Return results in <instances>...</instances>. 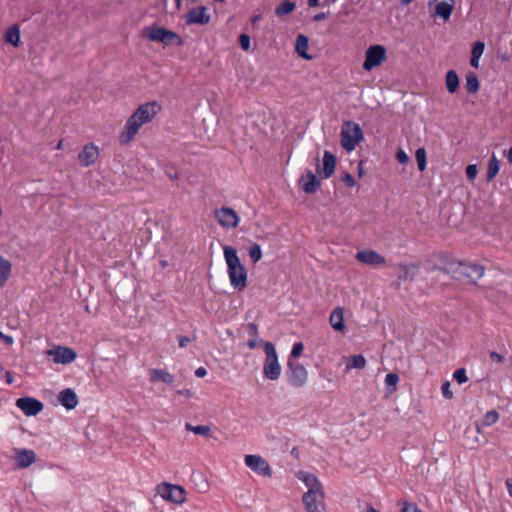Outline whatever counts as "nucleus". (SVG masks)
Returning a JSON list of instances; mask_svg holds the SVG:
<instances>
[{
	"label": "nucleus",
	"instance_id": "nucleus-62",
	"mask_svg": "<svg viewBox=\"0 0 512 512\" xmlns=\"http://www.w3.org/2000/svg\"><path fill=\"white\" fill-rule=\"evenodd\" d=\"M507 159H508L509 164H512V146L508 150Z\"/></svg>",
	"mask_w": 512,
	"mask_h": 512
},
{
	"label": "nucleus",
	"instance_id": "nucleus-53",
	"mask_svg": "<svg viewBox=\"0 0 512 512\" xmlns=\"http://www.w3.org/2000/svg\"><path fill=\"white\" fill-rule=\"evenodd\" d=\"M207 374V371L204 367H199L195 370V375L197 377H204Z\"/></svg>",
	"mask_w": 512,
	"mask_h": 512
},
{
	"label": "nucleus",
	"instance_id": "nucleus-26",
	"mask_svg": "<svg viewBox=\"0 0 512 512\" xmlns=\"http://www.w3.org/2000/svg\"><path fill=\"white\" fill-rule=\"evenodd\" d=\"M459 87V78L454 70H449L446 73V88L449 93H455Z\"/></svg>",
	"mask_w": 512,
	"mask_h": 512
},
{
	"label": "nucleus",
	"instance_id": "nucleus-44",
	"mask_svg": "<svg viewBox=\"0 0 512 512\" xmlns=\"http://www.w3.org/2000/svg\"><path fill=\"white\" fill-rule=\"evenodd\" d=\"M239 43L243 50L247 51L250 48V37L247 34L239 36Z\"/></svg>",
	"mask_w": 512,
	"mask_h": 512
},
{
	"label": "nucleus",
	"instance_id": "nucleus-25",
	"mask_svg": "<svg viewBox=\"0 0 512 512\" xmlns=\"http://www.w3.org/2000/svg\"><path fill=\"white\" fill-rule=\"evenodd\" d=\"M308 44H309L308 37L300 34V35H298V37L296 39L295 49H296V52L299 54V56H301L302 58H304L306 60H311L312 56H310L307 53Z\"/></svg>",
	"mask_w": 512,
	"mask_h": 512
},
{
	"label": "nucleus",
	"instance_id": "nucleus-59",
	"mask_svg": "<svg viewBox=\"0 0 512 512\" xmlns=\"http://www.w3.org/2000/svg\"><path fill=\"white\" fill-rule=\"evenodd\" d=\"M290 453H291V455H292L294 458H296V459H298V458H299L300 453H299V450H298V448H297V447L292 448V449H291V451H290Z\"/></svg>",
	"mask_w": 512,
	"mask_h": 512
},
{
	"label": "nucleus",
	"instance_id": "nucleus-14",
	"mask_svg": "<svg viewBox=\"0 0 512 512\" xmlns=\"http://www.w3.org/2000/svg\"><path fill=\"white\" fill-rule=\"evenodd\" d=\"M355 258L360 263L371 266L383 265L386 262V259L381 254L374 250L358 251L355 255Z\"/></svg>",
	"mask_w": 512,
	"mask_h": 512
},
{
	"label": "nucleus",
	"instance_id": "nucleus-57",
	"mask_svg": "<svg viewBox=\"0 0 512 512\" xmlns=\"http://www.w3.org/2000/svg\"><path fill=\"white\" fill-rule=\"evenodd\" d=\"M257 341H258V338L249 339V341L247 342L248 347L250 349H255L257 347Z\"/></svg>",
	"mask_w": 512,
	"mask_h": 512
},
{
	"label": "nucleus",
	"instance_id": "nucleus-20",
	"mask_svg": "<svg viewBox=\"0 0 512 512\" xmlns=\"http://www.w3.org/2000/svg\"><path fill=\"white\" fill-rule=\"evenodd\" d=\"M58 400L67 410L74 409L78 404V397L71 388H66L59 393Z\"/></svg>",
	"mask_w": 512,
	"mask_h": 512
},
{
	"label": "nucleus",
	"instance_id": "nucleus-39",
	"mask_svg": "<svg viewBox=\"0 0 512 512\" xmlns=\"http://www.w3.org/2000/svg\"><path fill=\"white\" fill-rule=\"evenodd\" d=\"M453 378L458 384H463L468 381L465 368H459L453 373Z\"/></svg>",
	"mask_w": 512,
	"mask_h": 512
},
{
	"label": "nucleus",
	"instance_id": "nucleus-17",
	"mask_svg": "<svg viewBox=\"0 0 512 512\" xmlns=\"http://www.w3.org/2000/svg\"><path fill=\"white\" fill-rule=\"evenodd\" d=\"M299 185L305 193L312 194L318 190L321 181L311 170H307L306 174L299 179Z\"/></svg>",
	"mask_w": 512,
	"mask_h": 512
},
{
	"label": "nucleus",
	"instance_id": "nucleus-8",
	"mask_svg": "<svg viewBox=\"0 0 512 512\" xmlns=\"http://www.w3.org/2000/svg\"><path fill=\"white\" fill-rule=\"evenodd\" d=\"M287 367V377L289 383L296 388L303 387L308 379V372L306 368L302 364L295 362L292 359L288 360Z\"/></svg>",
	"mask_w": 512,
	"mask_h": 512
},
{
	"label": "nucleus",
	"instance_id": "nucleus-1",
	"mask_svg": "<svg viewBox=\"0 0 512 512\" xmlns=\"http://www.w3.org/2000/svg\"><path fill=\"white\" fill-rule=\"evenodd\" d=\"M160 110L161 106L156 101L141 104L127 119L121 133L119 134L120 144L127 145L131 143L139 132L141 126L152 122Z\"/></svg>",
	"mask_w": 512,
	"mask_h": 512
},
{
	"label": "nucleus",
	"instance_id": "nucleus-7",
	"mask_svg": "<svg viewBox=\"0 0 512 512\" xmlns=\"http://www.w3.org/2000/svg\"><path fill=\"white\" fill-rule=\"evenodd\" d=\"M363 131L360 125L354 121H346L341 130V146L347 151H353L363 140Z\"/></svg>",
	"mask_w": 512,
	"mask_h": 512
},
{
	"label": "nucleus",
	"instance_id": "nucleus-11",
	"mask_svg": "<svg viewBox=\"0 0 512 512\" xmlns=\"http://www.w3.org/2000/svg\"><path fill=\"white\" fill-rule=\"evenodd\" d=\"M215 217L219 224L224 228H236L239 224L238 214L230 207L216 209Z\"/></svg>",
	"mask_w": 512,
	"mask_h": 512
},
{
	"label": "nucleus",
	"instance_id": "nucleus-24",
	"mask_svg": "<svg viewBox=\"0 0 512 512\" xmlns=\"http://www.w3.org/2000/svg\"><path fill=\"white\" fill-rule=\"evenodd\" d=\"M329 322L334 330L344 331L343 308H335L330 314Z\"/></svg>",
	"mask_w": 512,
	"mask_h": 512
},
{
	"label": "nucleus",
	"instance_id": "nucleus-27",
	"mask_svg": "<svg viewBox=\"0 0 512 512\" xmlns=\"http://www.w3.org/2000/svg\"><path fill=\"white\" fill-rule=\"evenodd\" d=\"M468 93L475 94L480 88V82L478 76L474 72H468L466 74V85Z\"/></svg>",
	"mask_w": 512,
	"mask_h": 512
},
{
	"label": "nucleus",
	"instance_id": "nucleus-5",
	"mask_svg": "<svg viewBox=\"0 0 512 512\" xmlns=\"http://www.w3.org/2000/svg\"><path fill=\"white\" fill-rule=\"evenodd\" d=\"M142 35L152 42L163 43L164 45L180 46L183 44V40L179 34L156 25L144 27Z\"/></svg>",
	"mask_w": 512,
	"mask_h": 512
},
{
	"label": "nucleus",
	"instance_id": "nucleus-50",
	"mask_svg": "<svg viewBox=\"0 0 512 512\" xmlns=\"http://www.w3.org/2000/svg\"><path fill=\"white\" fill-rule=\"evenodd\" d=\"M178 342H179V346L181 348H184L191 342V339L187 336H179Z\"/></svg>",
	"mask_w": 512,
	"mask_h": 512
},
{
	"label": "nucleus",
	"instance_id": "nucleus-43",
	"mask_svg": "<svg viewBox=\"0 0 512 512\" xmlns=\"http://www.w3.org/2000/svg\"><path fill=\"white\" fill-rule=\"evenodd\" d=\"M478 169L475 164H470L466 167V176L469 181H473L476 178Z\"/></svg>",
	"mask_w": 512,
	"mask_h": 512
},
{
	"label": "nucleus",
	"instance_id": "nucleus-6",
	"mask_svg": "<svg viewBox=\"0 0 512 512\" xmlns=\"http://www.w3.org/2000/svg\"><path fill=\"white\" fill-rule=\"evenodd\" d=\"M263 349L265 353V361L263 364V375L266 379L276 381L281 375V365L278 361V355L273 343L263 342Z\"/></svg>",
	"mask_w": 512,
	"mask_h": 512
},
{
	"label": "nucleus",
	"instance_id": "nucleus-52",
	"mask_svg": "<svg viewBox=\"0 0 512 512\" xmlns=\"http://www.w3.org/2000/svg\"><path fill=\"white\" fill-rule=\"evenodd\" d=\"M178 394L183 395L187 398L192 397L193 393L190 389H182L177 391Z\"/></svg>",
	"mask_w": 512,
	"mask_h": 512
},
{
	"label": "nucleus",
	"instance_id": "nucleus-56",
	"mask_svg": "<svg viewBox=\"0 0 512 512\" xmlns=\"http://www.w3.org/2000/svg\"><path fill=\"white\" fill-rule=\"evenodd\" d=\"M479 59H480V57L471 56V59H470L471 66L474 68H478L479 67Z\"/></svg>",
	"mask_w": 512,
	"mask_h": 512
},
{
	"label": "nucleus",
	"instance_id": "nucleus-42",
	"mask_svg": "<svg viewBox=\"0 0 512 512\" xmlns=\"http://www.w3.org/2000/svg\"><path fill=\"white\" fill-rule=\"evenodd\" d=\"M402 505L403 507L401 509V512H422L414 503L403 501Z\"/></svg>",
	"mask_w": 512,
	"mask_h": 512
},
{
	"label": "nucleus",
	"instance_id": "nucleus-29",
	"mask_svg": "<svg viewBox=\"0 0 512 512\" xmlns=\"http://www.w3.org/2000/svg\"><path fill=\"white\" fill-rule=\"evenodd\" d=\"M11 273V264L8 260L0 256V288H2L8 280Z\"/></svg>",
	"mask_w": 512,
	"mask_h": 512
},
{
	"label": "nucleus",
	"instance_id": "nucleus-47",
	"mask_svg": "<svg viewBox=\"0 0 512 512\" xmlns=\"http://www.w3.org/2000/svg\"><path fill=\"white\" fill-rule=\"evenodd\" d=\"M342 181L348 187H354L356 185V181H355L354 177L349 173H345V175L342 177Z\"/></svg>",
	"mask_w": 512,
	"mask_h": 512
},
{
	"label": "nucleus",
	"instance_id": "nucleus-61",
	"mask_svg": "<svg viewBox=\"0 0 512 512\" xmlns=\"http://www.w3.org/2000/svg\"><path fill=\"white\" fill-rule=\"evenodd\" d=\"M309 7H317L319 5V0H308Z\"/></svg>",
	"mask_w": 512,
	"mask_h": 512
},
{
	"label": "nucleus",
	"instance_id": "nucleus-37",
	"mask_svg": "<svg viewBox=\"0 0 512 512\" xmlns=\"http://www.w3.org/2000/svg\"><path fill=\"white\" fill-rule=\"evenodd\" d=\"M499 419V414L496 410H490L488 411L483 418V425L484 426H491L495 424Z\"/></svg>",
	"mask_w": 512,
	"mask_h": 512
},
{
	"label": "nucleus",
	"instance_id": "nucleus-23",
	"mask_svg": "<svg viewBox=\"0 0 512 512\" xmlns=\"http://www.w3.org/2000/svg\"><path fill=\"white\" fill-rule=\"evenodd\" d=\"M14 460L18 467L26 468L32 464V452L27 449H14Z\"/></svg>",
	"mask_w": 512,
	"mask_h": 512
},
{
	"label": "nucleus",
	"instance_id": "nucleus-28",
	"mask_svg": "<svg viewBox=\"0 0 512 512\" xmlns=\"http://www.w3.org/2000/svg\"><path fill=\"white\" fill-rule=\"evenodd\" d=\"M20 41V31L17 25L9 27L5 32V42L17 46Z\"/></svg>",
	"mask_w": 512,
	"mask_h": 512
},
{
	"label": "nucleus",
	"instance_id": "nucleus-34",
	"mask_svg": "<svg viewBox=\"0 0 512 512\" xmlns=\"http://www.w3.org/2000/svg\"><path fill=\"white\" fill-rule=\"evenodd\" d=\"M16 406L20 408L25 415L32 416V398H20L16 401Z\"/></svg>",
	"mask_w": 512,
	"mask_h": 512
},
{
	"label": "nucleus",
	"instance_id": "nucleus-63",
	"mask_svg": "<svg viewBox=\"0 0 512 512\" xmlns=\"http://www.w3.org/2000/svg\"><path fill=\"white\" fill-rule=\"evenodd\" d=\"M413 1L414 0H400L401 4L404 5V6H408Z\"/></svg>",
	"mask_w": 512,
	"mask_h": 512
},
{
	"label": "nucleus",
	"instance_id": "nucleus-36",
	"mask_svg": "<svg viewBox=\"0 0 512 512\" xmlns=\"http://www.w3.org/2000/svg\"><path fill=\"white\" fill-rule=\"evenodd\" d=\"M248 253L253 263H257L262 258L261 246L257 243L251 244Z\"/></svg>",
	"mask_w": 512,
	"mask_h": 512
},
{
	"label": "nucleus",
	"instance_id": "nucleus-41",
	"mask_svg": "<svg viewBox=\"0 0 512 512\" xmlns=\"http://www.w3.org/2000/svg\"><path fill=\"white\" fill-rule=\"evenodd\" d=\"M484 47L485 45L483 42L476 41L472 47V56L481 57L484 52Z\"/></svg>",
	"mask_w": 512,
	"mask_h": 512
},
{
	"label": "nucleus",
	"instance_id": "nucleus-2",
	"mask_svg": "<svg viewBox=\"0 0 512 512\" xmlns=\"http://www.w3.org/2000/svg\"><path fill=\"white\" fill-rule=\"evenodd\" d=\"M443 267L434 266V270H440L443 273L451 275L456 280H466L471 284H476L482 278L485 267L470 262L449 260L447 256H442Z\"/></svg>",
	"mask_w": 512,
	"mask_h": 512
},
{
	"label": "nucleus",
	"instance_id": "nucleus-54",
	"mask_svg": "<svg viewBox=\"0 0 512 512\" xmlns=\"http://www.w3.org/2000/svg\"><path fill=\"white\" fill-rule=\"evenodd\" d=\"M326 18V13L324 12H320L316 15L313 16V21L315 22H319V21H322Z\"/></svg>",
	"mask_w": 512,
	"mask_h": 512
},
{
	"label": "nucleus",
	"instance_id": "nucleus-64",
	"mask_svg": "<svg viewBox=\"0 0 512 512\" xmlns=\"http://www.w3.org/2000/svg\"><path fill=\"white\" fill-rule=\"evenodd\" d=\"M366 512H379L377 509H375L374 507L372 506H369L367 509H366Z\"/></svg>",
	"mask_w": 512,
	"mask_h": 512
},
{
	"label": "nucleus",
	"instance_id": "nucleus-49",
	"mask_svg": "<svg viewBox=\"0 0 512 512\" xmlns=\"http://www.w3.org/2000/svg\"><path fill=\"white\" fill-rule=\"evenodd\" d=\"M490 358L492 361L497 362V363H502L504 361V357L495 351H492L490 353Z\"/></svg>",
	"mask_w": 512,
	"mask_h": 512
},
{
	"label": "nucleus",
	"instance_id": "nucleus-4",
	"mask_svg": "<svg viewBox=\"0 0 512 512\" xmlns=\"http://www.w3.org/2000/svg\"><path fill=\"white\" fill-rule=\"evenodd\" d=\"M223 253L231 286L238 292L245 290L247 271L238 257L237 250L232 246H224Z\"/></svg>",
	"mask_w": 512,
	"mask_h": 512
},
{
	"label": "nucleus",
	"instance_id": "nucleus-19",
	"mask_svg": "<svg viewBox=\"0 0 512 512\" xmlns=\"http://www.w3.org/2000/svg\"><path fill=\"white\" fill-rule=\"evenodd\" d=\"M435 16H439L445 21L451 16L454 8V0H435Z\"/></svg>",
	"mask_w": 512,
	"mask_h": 512
},
{
	"label": "nucleus",
	"instance_id": "nucleus-18",
	"mask_svg": "<svg viewBox=\"0 0 512 512\" xmlns=\"http://www.w3.org/2000/svg\"><path fill=\"white\" fill-rule=\"evenodd\" d=\"M163 497L176 504H182L186 500V491L182 486L166 484V492Z\"/></svg>",
	"mask_w": 512,
	"mask_h": 512
},
{
	"label": "nucleus",
	"instance_id": "nucleus-22",
	"mask_svg": "<svg viewBox=\"0 0 512 512\" xmlns=\"http://www.w3.org/2000/svg\"><path fill=\"white\" fill-rule=\"evenodd\" d=\"M397 268L400 271V274L398 275V279L400 281H413L414 278L417 275L419 264H398Z\"/></svg>",
	"mask_w": 512,
	"mask_h": 512
},
{
	"label": "nucleus",
	"instance_id": "nucleus-31",
	"mask_svg": "<svg viewBox=\"0 0 512 512\" xmlns=\"http://www.w3.org/2000/svg\"><path fill=\"white\" fill-rule=\"evenodd\" d=\"M185 429L187 431L193 432L194 434L203 435L204 437H207V438L212 437V430L207 425H197V426H194V425H192L190 423H186L185 424Z\"/></svg>",
	"mask_w": 512,
	"mask_h": 512
},
{
	"label": "nucleus",
	"instance_id": "nucleus-55",
	"mask_svg": "<svg viewBox=\"0 0 512 512\" xmlns=\"http://www.w3.org/2000/svg\"><path fill=\"white\" fill-rule=\"evenodd\" d=\"M0 338L3 339L5 341V343L8 345H11L13 343V338L11 336L4 335L1 331H0Z\"/></svg>",
	"mask_w": 512,
	"mask_h": 512
},
{
	"label": "nucleus",
	"instance_id": "nucleus-33",
	"mask_svg": "<svg viewBox=\"0 0 512 512\" xmlns=\"http://www.w3.org/2000/svg\"><path fill=\"white\" fill-rule=\"evenodd\" d=\"M500 164L499 160L493 154L491 159L489 160L488 170H487V180H493L499 172Z\"/></svg>",
	"mask_w": 512,
	"mask_h": 512
},
{
	"label": "nucleus",
	"instance_id": "nucleus-30",
	"mask_svg": "<svg viewBox=\"0 0 512 512\" xmlns=\"http://www.w3.org/2000/svg\"><path fill=\"white\" fill-rule=\"evenodd\" d=\"M366 366V359L363 355H353L349 358L346 364V370L349 371L351 369H363Z\"/></svg>",
	"mask_w": 512,
	"mask_h": 512
},
{
	"label": "nucleus",
	"instance_id": "nucleus-51",
	"mask_svg": "<svg viewBox=\"0 0 512 512\" xmlns=\"http://www.w3.org/2000/svg\"><path fill=\"white\" fill-rule=\"evenodd\" d=\"M43 409V403L37 399H34V416Z\"/></svg>",
	"mask_w": 512,
	"mask_h": 512
},
{
	"label": "nucleus",
	"instance_id": "nucleus-60",
	"mask_svg": "<svg viewBox=\"0 0 512 512\" xmlns=\"http://www.w3.org/2000/svg\"><path fill=\"white\" fill-rule=\"evenodd\" d=\"M5 378H6V382L8 384H12L13 383V378H12V375H11L10 372H6Z\"/></svg>",
	"mask_w": 512,
	"mask_h": 512
},
{
	"label": "nucleus",
	"instance_id": "nucleus-40",
	"mask_svg": "<svg viewBox=\"0 0 512 512\" xmlns=\"http://www.w3.org/2000/svg\"><path fill=\"white\" fill-rule=\"evenodd\" d=\"M304 350V345L302 342H296L294 343L291 353H290V359L291 358H298Z\"/></svg>",
	"mask_w": 512,
	"mask_h": 512
},
{
	"label": "nucleus",
	"instance_id": "nucleus-32",
	"mask_svg": "<svg viewBox=\"0 0 512 512\" xmlns=\"http://www.w3.org/2000/svg\"><path fill=\"white\" fill-rule=\"evenodd\" d=\"M296 5L294 2H291L289 0H285L281 2L275 9V14L279 17L288 15L291 12L294 11Z\"/></svg>",
	"mask_w": 512,
	"mask_h": 512
},
{
	"label": "nucleus",
	"instance_id": "nucleus-15",
	"mask_svg": "<svg viewBox=\"0 0 512 512\" xmlns=\"http://www.w3.org/2000/svg\"><path fill=\"white\" fill-rule=\"evenodd\" d=\"M336 157L330 151H324L322 167L317 165L316 172L324 179L330 178L335 171Z\"/></svg>",
	"mask_w": 512,
	"mask_h": 512
},
{
	"label": "nucleus",
	"instance_id": "nucleus-10",
	"mask_svg": "<svg viewBox=\"0 0 512 512\" xmlns=\"http://www.w3.org/2000/svg\"><path fill=\"white\" fill-rule=\"evenodd\" d=\"M245 464L252 471L262 476L271 477L272 469L269 463L260 455H246Z\"/></svg>",
	"mask_w": 512,
	"mask_h": 512
},
{
	"label": "nucleus",
	"instance_id": "nucleus-35",
	"mask_svg": "<svg viewBox=\"0 0 512 512\" xmlns=\"http://www.w3.org/2000/svg\"><path fill=\"white\" fill-rule=\"evenodd\" d=\"M415 157L419 171L423 172L426 169L427 163L426 150L423 147L418 148L415 152Z\"/></svg>",
	"mask_w": 512,
	"mask_h": 512
},
{
	"label": "nucleus",
	"instance_id": "nucleus-9",
	"mask_svg": "<svg viewBox=\"0 0 512 512\" xmlns=\"http://www.w3.org/2000/svg\"><path fill=\"white\" fill-rule=\"evenodd\" d=\"M386 49L382 45H372L365 52V61L363 69L371 71L373 68L380 66L386 60Z\"/></svg>",
	"mask_w": 512,
	"mask_h": 512
},
{
	"label": "nucleus",
	"instance_id": "nucleus-21",
	"mask_svg": "<svg viewBox=\"0 0 512 512\" xmlns=\"http://www.w3.org/2000/svg\"><path fill=\"white\" fill-rule=\"evenodd\" d=\"M148 373L152 383L163 382L170 385L174 382V376L164 369L151 368Z\"/></svg>",
	"mask_w": 512,
	"mask_h": 512
},
{
	"label": "nucleus",
	"instance_id": "nucleus-48",
	"mask_svg": "<svg viewBox=\"0 0 512 512\" xmlns=\"http://www.w3.org/2000/svg\"><path fill=\"white\" fill-rule=\"evenodd\" d=\"M248 333L251 338H258V326L257 324L251 322L248 324Z\"/></svg>",
	"mask_w": 512,
	"mask_h": 512
},
{
	"label": "nucleus",
	"instance_id": "nucleus-13",
	"mask_svg": "<svg viewBox=\"0 0 512 512\" xmlns=\"http://www.w3.org/2000/svg\"><path fill=\"white\" fill-rule=\"evenodd\" d=\"M48 355L53 357L55 363L69 364L76 359V352L69 347L57 346L54 349L46 352Z\"/></svg>",
	"mask_w": 512,
	"mask_h": 512
},
{
	"label": "nucleus",
	"instance_id": "nucleus-46",
	"mask_svg": "<svg viewBox=\"0 0 512 512\" xmlns=\"http://www.w3.org/2000/svg\"><path fill=\"white\" fill-rule=\"evenodd\" d=\"M441 391L445 398L451 399L453 397V393L450 390V383L448 381L442 384Z\"/></svg>",
	"mask_w": 512,
	"mask_h": 512
},
{
	"label": "nucleus",
	"instance_id": "nucleus-45",
	"mask_svg": "<svg viewBox=\"0 0 512 512\" xmlns=\"http://www.w3.org/2000/svg\"><path fill=\"white\" fill-rule=\"evenodd\" d=\"M396 159L398 160L399 163L401 164H406L409 162V156L407 155V153L402 150V149H398L397 152H396Z\"/></svg>",
	"mask_w": 512,
	"mask_h": 512
},
{
	"label": "nucleus",
	"instance_id": "nucleus-12",
	"mask_svg": "<svg viewBox=\"0 0 512 512\" xmlns=\"http://www.w3.org/2000/svg\"><path fill=\"white\" fill-rule=\"evenodd\" d=\"M99 157V148L94 143L84 145L78 153V161L82 167L93 165Z\"/></svg>",
	"mask_w": 512,
	"mask_h": 512
},
{
	"label": "nucleus",
	"instance_id": "nucleus-38",
	"mask_svg": "<svg viewBox=\"0 0 512 512\" xmlns=\"http://www.w3.org/2000/svg\"><path fill=\"white\" fill-rule=\"evenodd\" d=\"M399 382V376L396 373H388L385 377V384L391 392L396 390Z\"/></svg>",
	"mask_w": 512,
	"mask_h": 512
},
{
	"label": "nucleus",
	"instance_id": "nucleus-3",
	"mask_svg": "<svg viewBox=\"0 0 512 512\" xmlns=\"http://www.w3.org/2000/svg\"><path fill=\"white\" fill-rule=\"evenodd\" d=\"M298 479L304 482L308 491L302 496V502L306 512H324L325 493L319 479L311 473L299 472Z\"/></svg>",
	"mask_w": 512,
	"mask_h": 512
},
{
	"label": "nucleus",
	"instance_id": "nucleus-16",
	"mask_svg": "<svg viewBox=\"0 0 512 512\" xmlns=\"http://www.w3.org/2000/svg\"><path fill=\"white\" fill-rule=\"evenodd\" d=\"M185 20L187 24L206 25L210 21V15L207 14V8L200 6L191 9L186 15Z\"/></svg>",
	"mask_w": 512,
	"mask_h": 512
},
{
	"label": "nucleus",
	"instance_id": "nucleus-58",
	"mask_svg": "<svg viewBox=\"0 0 512 512\" xmlns=\"http://www.w3.org/2000/svg\"><path fill=\"white\" fill-rule=\"evenodd\" d=\"M505 484H506L509 495L512 497V479H510V478L507 479Z\"/></svg>",
	"mask_w": 512,
	"mask_h": 512
}]
</instances>
